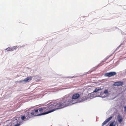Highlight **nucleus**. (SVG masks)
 <instances>
[{
  "label": "nucleus",
  "mask_w": 126,
  "mask_h": 126,
  "mask_svg": "<svg viewBox=\"0 0 126 126\" xmlns=\"http://www.w3.org/2000/svg\"><path fill=\"white\" fill-rule=\"evenodd\" d=\"M5 50H6L7 51H12L14 50V49L12 47H9L8 48H6L5 49Z\"/></svg>",
  "instance_id": "nucleus-10"
},
{
  "label": "nucleus",
  "mask_w": 126,
  "mask_h": 126,
  "mask_svg": "<svg viewBox=\"0 0 126 126\" xmlns=\"http://www.w3.org/2000/svg\"><path fill=\"white\" fill-rule=\"evenodd\" d=\"M116 74V73L115 72H112L106 73L104 75L105 76L110 77L115 75Z\"/></svg>",
  "instance_id": "nucleus-3"
},
{
  "label": "nucleus",
  "mask_w": 126,
  "mask_h": 126,
  "mask_svg": "<svg viewBox=\"0 0 126 126\" xmlns=\"http://www.w3.org/2000/svg\"><path fill=\"white\" fill-rule=\"evenodd\" d=\"M102 90L101 89H97L96 88L95 90L94 91V92H97L99 90Z\"/></svg>",
  "instance_id": "nucleus-13"
},
{
  "label": "nucleus",
  "mask_w": 126,
  "mask_h": 126,
  "mask_svg": "<svg viewBox=\"0 0 126 126\" xmlns=\"http://www.w3.org/2000/svg\"><path fill=\"white\" fill-rule=\"evenodd\" d=\"M20 125V123H17V124H15L14 126H19ZM5 126H9L8 125H7Z\"/></svg>",
  "instance_id": "nucleus-15"
},
{
  "label": "nucleus",
  "mask_w": 126,
  "mask_h": 126,
  "mask_svg": "<svg viewBox=\"0 0 126 126\" xmlns=\"http://www.w3.org/2000/svg\"><path fill=\"white\" fill-rule=\"evenodd\" d=\"M80 96V94L78 93H75L73 95L72 99H78Z\"/></svg>",
  "instance_id": "nucleus-4"
},
{
  "label": "nucleus",
  "mask_w": 126,
  "mask_h": 126,
  "mask_svg": "<svg viewBox=\"0 0 126 126\" xmlns=\"http://www.w3.org/2000/svg\"><path fill=\"white\" fill-rule=\"evenodd\" d=\"M112 118V116H110L106 119L102 124V126L105 125L108 122L110 121Z\"/></svg>",
  "instance_id": "nucleus-5"
},
{
  "label": "nucleus",
  "mask_w": 126,
  "mask_h": 126,
  "mask_svg": "<svg viewBox=\"0 0 126 126\" xmlns=\"http://www.w3.org/2000/svg\"><path fill=\"white\" fill-rule=\"evenodd\" d=\"M52 104L48 106V107H43L39 109V112H44L37 114L38 116H40L42 115L46 114L49 113L50 112H49L51 111H52L55 109L54 108H50V106H51Z\"/></svg>",
  "instance_id": "nucleus-2"
},
{
  "label": "nucleus",
  "mask_w": 126,
  "mask_h": 126,
  "mask_svg": "<svg viewBox=\"0 0 126 126\" xmlns=\"http://www.w3.org/2000/svg\"><path fill=\"white\" fill-rule=\"evenodd\" d=\"M104 93L105 94H107L108 93V91L107 90H105L104 92Z\"/></svg>",
  "instance_id": "nucleus-18"
},
{
  "label": "nucleus",
  "mask_w": 126,
  "mask_h": 126,
  "mask_svg": "<svg viewBox=\"0 0 126 126\" xmlns=\"http://www.w3.org/2000/svg\"><path fill=\"white\" fill-rule=\"evenodd\" d=\"M31 115L30 114V116H32V117H33L34 116H37V114H36L35 113L34 111L33 110L32 111L31 113Z\"/></svg>",
  "instance_id": "nucleus-9"
},
{
  "label": "nucleus",
  "mask_w": 126,
  "mask_h": 126,
  "mask_svg": "<svg viewBox=\"0 0 126 126\" xmlns=\"http://www.w3.org/2000/svg\"><path fill=\"white\" fill-rule=\"evenodd\" d=\"M21 119L22 120L26 121L27 120L26 117H25L24 115L21 116Z\"/></svg>",
  "instance_id": "nucleus-11"
},
{
  "label": "nucleus",
  "mask_w": 126,
  "mask_h": 126,
  "mask_svg": "<svg viewBox=\"0 0 126 126\" xmlns=\"http://www.w3.org/2000/svg\"><path fill=\"white\" fill-rule=\"evenodd\" d=\"M14 123H17H17H20L21 124V122H19V123H18V120L17 119H15V120H14Z\"/></svg>",
  "instance_id": "nucleus-16"
},
{
  "label": "nucleus",
  "mask_w": 126,
  "mask_h": 126,
  "mask_svg": "<svg viewBox=\"0 0 126 126\" xmlns=\"http://www.w3.org/2000/svg\"><path fill=\"white\" fill-rule=\"evenodd\" d=\"M30 113L29 112H27L24 115L26 118L27 120H28L30 118L32 117V116H30Z\"/></svg>",
  "instance_id": "nucleus-6"
},
{
  "label": "nucleus",
  "mask_w": 126,
  "mask_h": 126,
  "mask_svg": "<svg viewBox=\"0 0 126 126\" xmlns=\"http://www.w3.org/2000/svg\"><path fill=\"white\" fill-rule=\"evenodd\" d=\"M102 94V93H101V94Z\"/></svg>",
  "instance_id": "nucleus-20"
},
{
  "label": "nucleus",
  "mask_w": 126,
  "mask_h": 126,
  "mask_svg": "<svg viewBox=\"0 0 126 126\" xmlns=\"http://www.w3.org/2000/svg\"><path fill=\"white\" fill-rule=\"evenodd\" d=\"M103 93V92H102L101 93Z\"/></svg>",
  "instance_id": "nucleus-21"
},
{
  "label": "nucleus",
  "mask_w": 126,
  "mask_h": 126,
  "mask_svg": "<svg viewBox=\"0 0 126 126\" xmlns=\"http://www.w3.org/2000/svg\"><path fill=\"white\" fill-rule=\"evenodd\" d=\"M73 101L72 99H67L66 100H62L60 102L57 103H55L52 104L50 106V108H55L54 110L50 111L49 112H52L56 110L62 108L64 107L73 104Z\"/></svg>",
  "instance_id": "nucleus-1"
},
{
  "label": "nucleus",
  "mask_w": 126,
  "mask_h": 126,
  "mask_svg": "<svg viewBox=\"0 0 126 126\" xmlns=\"http://www.w3.org/2000/svg\"><path fill=\"white\" fill-rule=\"evenodd\" d=\"M117 119L119 123H121L123 120L122 117L120 115H118V117Z\"/></svg>",
  "instance_id": "nucleus-8"
},
{
  "label": "nucleus",
  "mask_w": 126,
  "mask_h": 126,
  "mask_svg": "<svg viewBox=\"0 0 126 126\" xmlns=\"http://www.w3.org/2000/svg\"><path fill=\"white\" fill-rule=\"evenodd\" d=\"M116 124H114V122H111L110 125L109 126H115Z\"/></svg>",
  "instance_id": "nucleus-12"
},
{
  "label": "nucleus",
  "mask_w": 126,
  "mask_h": 126,
  "mask_svg": "<svg viewBox=\"0 0 126 126\" xmlns=\"http://www.w3.org/2000/svg\"><path fill=\"white\" fill-rule=\"evenodd\" d=\"M123 84V83L121 81H118L115 82L113 85L116 86H119L122 85Z\"/></svg>",
  "instance_id": "nucleus-7"
},
{
  "label": "nucleus",
  "mask_w": 126,
  "mask_h": 126,
  "mask_svg": "<svg viewBox=\"0 0 126 126\" xmlns=\"http://www.w3.org/2000/svg\"><path fill=\"white\" fill-rule=\"evenodd\" d=\"M103 93V92H102L101 93Z\"/></svg>",
  "instance_id": "nucleus-22"
},
{
  "label": "nucleus",
  "mask_w": 126,
  "mask_h": 126,
  "mask_svg": "<svg viewBox=\"0 0 126 126\" xmlns=\"http://www.w3.org/2000/svg\"><path fill=\"white\" fill-rule=\"evenodd\" d=\"M31 79H26V80L24 79V80H23V81L25 82H28Z\"/></svg>",
  "instance_id": "nucleus-14"
},
{
  "label": "nucleus",
  "mask_w": 126,
  "mask_h": 126,
  "mask_svg": "<svg viewBox=\"0 0 126 126\" xmlns=\"http://www.w3.org/2000/svg\"><path fill=\"white\" fill-rule=\"evenodd\" d=\"M32 78H31V77L30 78H29V77H27V78H26V79H31Z\"/></svg>",
  "instance_id": "nucleus-19"
},
{
  "label": "nucleus",
  "mask_w": 126,
  "mask_h": 126,
  "mask_svg": "<svg viewBox=\"0 0 126 126\" xmlns=\"http://www.w3.org/2000/svg\"><path fill=\"white\" fill-rule=\"evenodd\" d=\"M34 111V112H35L36 113L35 114H38V111H39V109H38L36 110H33Z\"/></svg>",
  "instance_id": "nucleus-17"
}]
</instances>
